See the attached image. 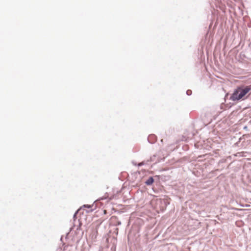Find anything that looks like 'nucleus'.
<instances>
[{"instance_id": "7ed1b4c3", "label": "nucleus", "mask_w": 251, "mask_h": 251, "mask_svg": "<svg viewBox=\"0 0 251 251\" xmlns=\"http://www.w3.org/2000/svg\"><path fill=\"white\" fill-rule=\"evenodd\" d=\"M153 182V178L152 176H151L145 181V183L147 185H151Z\"/></svg>"}, {"instance_id": "f03ea898", "label": "nucleus", "mask_w": 251, "mask_h": 251, "mask_svg": "<svg viewBox=\"0 0 251 251\" xmlns=\"http://www.w3.org/2000/svg\"><path fill=\"white\" fill-rule=\"evenodd\" d=\"M148 140L150 143H154L156 140V137L154 135H150L149 136Z\"/></svg>"}, {"instance_id": "f257e3e1", "label": "nucleus", "mask_w": 251, "mask_h": 251, "mask_svg": "<svg viewBox=\"0 0 251 251\" xmlns=\"http://www.w3.org/2000/svg\"><path fill=\"white\" fill-rule=\"evenodd\" d=\"M250 92L251 94V85L239 87L234 91L230 99L233 101L240 100Z\"/></svg>"}, {"instance_id": "0eeeda50", "label": "nucleus", "mask_w": 251, "mask_h": 251, "mask_svg": "<svg viewBox=\"0 0 251 251\" xmlns=\"http://www.w3.org/2000/svg\"><path fill=\"white\" fill-rule=\"evenodd\" d=\"M77 211H76V212L75 213V214L74 215V218H75V217L76 215L77 214Z\"/></svg>"}, {"instance_id": "20e7f679", "label": "nucleus", "mask_w": 251, "mask_h": 251, "mask_svg": "<svg viewBox=\"0 0 251 251\" xmlns=\"http://www.w3.org/2000/svg\"><path fill=\"white\" fill-rule=\"evenodd\" d=\"M186 94L188 96H190L192 94V91L190 90H188L186 91Z\"/></svg>"}, {"instance_id": "39448f33", "label": "nucleus", "mask_w": 251, "mask_h": 251, "mask_svg": "<svg viewBox=\"0 0 251 251\" xmlns=\"http://www.w3.org/2000/svg\"><path fill=\"white\" fill-rule=\"evenodd\" d=\"M144 164H145L144 162L143 161V162L139 163L138 165V166H141L142 165H144Z\"/></svg>"}, {"instance_id": "423d86ee", "label": "nucleus", "mask_w": 251, "mask_h": 251, "mask_svg": "<svg viewBox=\"0 0 251 251\" xmlns=\"http://www.w3.org/2000/svg\"><path fill=\"white\" fill-rule=\"evenodd\" d=\"M83 206L84 207H87L88 208H90V207H91L90 205H84Z\"/></svg>"}, {"instance_id": "6e6552de", "label": "nucleus", "mask_w": 251, "mask_h": 251, "mask_svg": "<svg viewBox=\"0 0 251 251\" xmlns=\"http://www.w3.org/2000/svg\"><path fill=\"white\" fill-rule=\"evenodd\" d=\"M121 224V222H118V223H117V225H120Z\"/></svg>"}]
</instances>
